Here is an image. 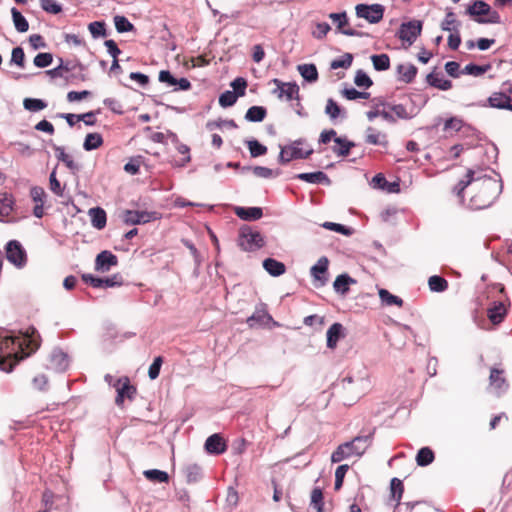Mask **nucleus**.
<instances>
[{"mask_svg": "<svg viewBox=\"0 0 512 512\" xmlns=\"http://www.w3.org/2000/svg\"><path fill=\"white\" fill-rule=\"evenodd\" d=\"M40 341L34 327L19 331L0 328V369L7 373L13 371L20 361L40 347Z\"/></svg>", "mask_w": 512, "mask_h": 512, "instance_id": "obj_1", "label": "nucleus"}, {"mask_svg": "<svg viewBox=\"0 0 512 512\" xmlns=\"http://www.w3.org/2000/svg\"><path fill=\"white\" fill-rule=\"evenodd\" d=\"M473 190H477L469 200L468 207L472 210H481L490 207L502 192V183L479 171Z\"/></svg>", "mask_w": 512, "mask_h": 512, "instance_id": "obj_2", "label": "nucleus"}, {"mask_svg": "<svg viewBox=\"0 0 512 512\" xmlns=\"http://www.w3.org/2000/svg\"><path fill=\"white\" fill-rule=\"evenodd\" d=\"M372 442V434L359 435L354 437L351 441L340 444L331 455L332 463H340L341 461L350 457L362 456Z\"/></svg>", "mask_w": 512, "mask_h": 512, "instance_id": "obj_3", "label": "nucleus"}, {"mask_svg": "<svg viewBox=\"0 0 512 512\" xmlns=\"http://www.w3.org/2000/svg\"><path fill=\"white\" fill-rule=\"evenodd\" d=\"M237 244L245 252H254L265 245V239L258 230L243 225L238 232Z\"/></svg>", "mask_w": 512, "mask_h": 512, "instance_id": "obj_4", "label": "nucleus"}, {"mask_svg": "<svg viewBox=\"0 0 512 512\" xmlns=\"http://www.w3.org/2000/svg\"><path fill=\"white\" fill-rule=\"evenodd\" d=\"M305 143V139L299 138L289 145L280 146L279 164L286 165L294 159H307L313 153V149L303 150L301 146Z\"/></svg>", "mask_w": 512, "mask_h": 512, "instance_id": "obj_5", "label": "nucleus"}, {"mask_svg": "<svg viewBox=\"0 0 512 512\" xmlns=\"http://www.w3.org/2000/svg\"><path fill=\"white\" fill-rule=\"evenodd\" d=\"M6 258L16 268L22 269L27 264V253L18 240H10L5 246Z\"/></svg>", "mask_w": 512, "mask_h": 512, "instance_id": "obj_6", "label": "nucleus"}, {"mask_svg": "<svg viewBox=\"0 0 512 512\" xmlns=\"http://www.w3.org/2000/svg\"><path fill=\"white\" fill-rule=\"evenodd\" d=\"M385 7L381 4H357L355 13L358 18H363L370 24L379 23L384 16Z\"/></svg>", "mask_w": 512, "mask_h": 512, "instance_id": "obj_7", "label": "nucleus"}, {"mask_svg": "<svg viewBox=\"0 0 512 512\" xmlns=\"http://www.w3.org/2000/svg\"><path fill=\"white\" fill-rule=\"evenodd\" d=\"M422 27L423 22L420 20H410L408 22H403L400 25L396 35L399 39H401L403 42H407V44L410 46L416 41L418 36H420Z\"/></svg>", "mask_w": 512, "mask_h": 512, "instance_id": "obj_8", "label": "nucleus"}, {"mask_svg": "<svg viewBox=\"0 0 512 512\" xmlns=\"http://www.w3.org/2000/svg\"><path fill=\"white\" fill-rule=\"evenodd\" d=\"M159 218L156 211H139V210H125L123 212V222L126 225H139L155 221Z\"/></svg>", "mask_w": 512, "mask_h": 512, "instance_id": "obj_9", "label": "nucleus"}, {"mask_svg": "<svg viewBox=\"0 0 512 512\" xmlns=\"http://www.w3.org/2000/svg\"><path fill=\"white\" fill-rule=\"evenodd\" d=\"M113 387L117 392L115 403L119 407L122 406L125 398L133 400L137 392L135 386L130 383L128 377L117 378Z\"/></svg>", "mask_w": 512, "mask_h": 512, "instance_id": "obj_10", "label": "nucleus"}, {"mask_svg": "<svg viewBox=\"0 0 512 512\" xmlns=\"http://www.w3.org/2000/svg\"><path fill=\"white\" fill-rule=\"evenodd\" d=\"M273 83L276 85L273 93L276 94L278 98L285 97L287 101H291L293 99L300 101L299 86L296 82H283L275 78L273 79Z\"/></svg>", "mask_w": 512, "mask_h": 512, "instance_id": "obj_11", "label": "nucleus"}, {"mask_svg": "<svg viewBox=\"0 0 512 512\" xmlns=\"http://www.w3.org/2000/svg\"><path fill=\"white\" fill-rule=\"evenodd\" d=\"M487 101L492 108L512 111V85H508L501 92L493 93Z\"/></svg>", "mask_w": 512, "mask_h": 512, "instance_id": "obj_12", "label": "nucleus"}, {"mask_svg": "<svg viewBox=\"0 0 512 512\" xmlns=\"http://www.w3.org/2000/svg\"><path fill=\"white\" fill-rule=\"evenodd\" d=\"M329 18L336 24L339 32L346 36L364 37L368 35L353 28H344V26L348 24V17L345 11L339 13H330Z\"/></svg>", "mask_w": 512, "mask_h": 512, "instance_id": "obj_13", "label": "nucleus"}, {"mask_svg": "<svg viewBox=\"0 0 512 512\" xmlns=\"http://www.w3.org/2000/svg\"><path fill=\"white\" fill-rule=\"evenodd\" d=\"M68 366V355L60 349H54L49 356L47 368L62 373L67 370Z\"/></svg>", "mask_w": 512, "mask_h": 512, "instance_id": "obj_14", "label": "nucleus"}, {"mask_svg": "<svg viewBox=\"0 0 512 512\" xmlns=\"http://www.w3.org/2000/svg\"><path fill=\"white\" fill-rule=\"evenodd\" d=\"M118 264V258L111 251L103 250L97 254L95 259V270L98 272H108L112 267Z\"/></svg>", "mask_w": 512, "mask_h": 512, "instance_id": "obj_15", "label": "nucleus"}, {"mask_svg": "<svg viewBox=\"0 0 512 512\" xmlns=\"http://www.w3.org/2000/svg\"><path fill=\"white\" fill-rule=\"evenodd\" d=\"M490 388L497 394L501 395L502 393L508 390L509 384L504 377V370L492 368L490 370L489 376Z\"/></svg>", "mask_w": 512, "mask_h": 512, "instance_id": "obj_16", "label": "nucleus"}, {"mask_svg": "<svg viewBox=\"0 0 512 512\" xmlns=\"http://www.w3.org/2000/svg\"><path fill=\"white\" fill-rule=\"evenodd\" d=\"M204 448L208 454L220 455L226 452L227 444L219 433H214L206 439Z\"/></svg>", "mask_w": 512, "mask_h": 512, "instance_id": "obj_17", "label": "nucleus"}, {"mask_svg": "<svg viewBox=\"0 0 512 512\" xmlns=\"http://www.w3.org/2000/svg\"><path fill=\"white\" fill-rule=\"evenodd\" d=\"M328 265V258L322 256L310 269L311 276L315 281L319 282V286H324L327 282L326 274L328 272Z\"/></svg>", "mask_w": 512, "mask_h": 512, "instance_id": "obj_18", "label": "nucleus"}, {"mask_svg": "<svg viewBox=\"0 0 512 512\" xmlns=\"http://www.w3.org/2000/svg\"><path fill=\"white\" fill-rule=\"evenodd\" d=\"M477 175H479V171H474L473 169H469L467 171L465 179L460 180L455 187L453 188V193L463 201V192L469 186L472 185V189H474L476 184Z\"/></svg>", "mask_w": 512, "mask_h": 512, "instance_id": "obj_19", "label": "nucleus"}, {"mask_svg": "<svg viewBox=\"0 0 512 512\" xmlns=\"http://www.w3.org/2000/svg\"><path fill=\"white\" fill-rule=\"evenodd\" d=\"M295 178L311 184H323L327 186L331 184V180L323 171L299 173L295 175Z\"/></svg>", "mask_w": 512, "mask_h": 512, "instance_id": "obj_20", "label": "nucleus"}, {"mask_svg": "<svg viewBox=\"0 0 512 512\" xmlns=\"http://www.w3.org/2000/svg\"><path fill=\"white\" fill-rule=\"evenodd\" d=\"M234 213L244 221H256L263 216V210L261 207L235 206Z\"/></svg>", "mask_w": 512, "mask_h": 512, "instance_id": "obj_21", "label": "nucleus"}, {"mask_svg": "<svg viewBox=\"0 0 512 512\" xmlns=\"http://www.w3.org/2000/svg\"><path fill=\"white\" fill-rule=\"evenodd\" d=\"M327 336V347L334 349L337 346L338 341L345 336L344 327L341 323H333L326 333Z\"/></svg>", "mask_w": 512, "mask_h": 512, "instance_id": "obj_22", "label": "nucleus"}, {"mask_svg": "<svg viewBox=\"0 0 512 512\" xmlns=\"http://www.w3.org/2000/svg\"><path fill=\"white\" fill-rule=\"evenodd\" d=\"M396 72L399 81L409 84L414 81L418 69L413 64H399L396 68Z\"/></svg>", "mask_w": 512, "mask_h": 512, "instance_id": "obj_23", "label": "nucleus"}, {"mask_svg": "<svg viewBox=\"0 0 512 512\" xmlns=\"http://www.w3.org/2000/svg\"><path fill=\"white\" fill-rule=\"evenodd\" d=\"M334 142L337 146L333 147L332 151L339 157H347L350 154L351 149L356 146L355 142L342 136L335 137Z\"/></svg>", "mask_w": 512, "mask_h": 512, "instance_id": "obj_24", "label": "nucleus"}, {"mask_svg": "<svg viewBox=\"0 0 512 512\" xmlns=\"http://www.w3.org/2000/svg\"><path fill=\"white\" fill-rule=\"evenodd\" d=\"M365 142L371 145L388 146L387 135L371 126L366 129Z\"/></svg>", "mask_w": 512, "mask_h": 512, "instance_id": "obj_25", "label": "nucleus"}, {"mask_svg": "<svg viewBox=\"0 0 512 512\" xmlns=\"http://www.w3.org/2000/svg\"><path fill=\"white\" fill-rule=\"evenodd\" d=\"M356 280L347 273L340 274L333 282V288L336 293L346 295L349 292V286L355 284Z\"/></svg>", "mask_w": 512, "mask_h": 512, "instance_id": "obj_26", "label": "nucleus"}, {"mask_svg": "<svg viewBox=\"0 0 512 512\" xmlns=\"http://www.w3.org/2000/svg\"><path fill=\"white\" fill-rule=\"evenodd\" d=\"M386 106L389 107V109L393 111L399 119L409 120L415 117L418 113V110L413 105H411L410 108H407L404 104L391 105L386 103Z\"/></svg>", "mask_w": 512, "mask_h": 512, "instance_id": "obj_27", "label": "nucleus"}, {"mask_svg": "<svg viewBox=\"0 0 512 512\" xmlns=\"http://www.w3.org/2000/svg\"><path fill=\"white\" fill-rule=\"evenodd\" d=\"M426 82L439 90L447 91L452 88V82L444 79L441 73L431 72L426 76Z\"/></svg>", "mask_w": 512, "mask_h": 512, "instance_id": "obj_28", "label": "nucleus"}, {"mask_svg": "<svg viewBox=\"0 0 512 512\" xmlns=\"http://www.w3.org/2000/svg\"><path fill=\"white\" fill-rule=\"evenodd\" d=\"M263 268L268 274H270L273 277H279L283 275L286 271L285 264L274 258H266L263 261Z\"/></svg>", "mask_w": 512, "mask_h": 512, "instance_id": "obj_29", "label": "nucleus"}, {"mask_svg": "<svg viewBox=\"0 0 512 512\" xmlns=\"http://www.w3.org/2000/svg\"><path fill=\"white\" fill-rule=\"evenodd\" d=\"M490 5L483 0H475L466 9V14L474 18H483L490 11Z\"/></svg>", "mask_w": 512, "mask_h": 512, "instance_id": "obj_30", "label": "nucleus"}, {"mask_svg": "<svg viewBox=\"0 0 512 512\" xmlns=\"http://www.w3.org/2000/svg\"><path fill=\"white\" fill-rule=\"evenodd\" d=\"M507 314V309L503 302H494L488 309V318L493 324L501 323Z\"/></svg>", "mask_w": 512, "mask_h": 512, "instance_id": "obj_31", "label": "nucleus"}, {"mask_svg": "<svg viewBox=\"0 0 512 512\" xmlns=\"http://www.w3.org/2000/svg\"><path fill=\"white\" fill-rule=\"evenodd\" d=\"M91 224L94 228L101 230L106 226L107 215L103 208L94 207L89 210Z\"/></svg>", "mask_w": 512, "mask_h": 512, "instance_id": "obj_32", "label": "nucleus"}, {"mask_svg": "<svg viewBox=\"0 0 512 512\" xmlns=\"http://www.w3.org/2000/svg\"><path fill=\"white\" fill-rule=\"evenodd\" d=\"M325 114L331 121H334L337 118L345 119L347 117V112L332 98H329L326 102Z\"/></svg>", "mask_w": 512, "mask_h": 512, "instance_id": "obj_33", "label": "nucleus"}, {"mask_svg": "<svg viewBox=\"0 0 512 512\" xmlns=\"http://www.w3.org/2000/svg\"><path fill=\"white\" fill-rule=\"evenodd\" d=\"M297 70L308 83H314L318 80L319 74L315 64H300L297 66Z\"/></svg>", "mask_w": 512, "mask_h": 512, "instance_id": "obj_34", "label": "nucleus"}, {"mask_svg": "<svg viewBox=\"0 0 512 512\" xmlns=\"http://www.w3.org/2000/svg\"><path fill=\"white\" fill-rule=\"evenodd\" d=\"M186 481L189 484L199 482L203 477L202 467L196 463L188 464L184 468Z\"/></svg>", "mask_w": 512, "mask_h": 512, "instance_id": "obj_35", "label": "nucleus"}, {"mask_svg": "<svg viewBox=\"0 0 512 512\" xmlns=\"http://www.w3.org/2000/svg\"><path fill=\"white\" fill-rule=\"evenodd\" d=\"M267 115V109L264 106H251L245 113V120L249 122H262Z\"/></svg>", "mask_w": 512, "mask_h": 512, "instance_id": "obj_36", "label": "nucleus"}, {"mask_svg": "<svg viewBox=\"0 0 512 512\" xmlns=\"http://www.w3.org/2000/svg\"><path fill=\"white\" fill-rule=\"evenodd\" d=\"M435 459L433 450L430 447H422L418 450L416 455V463L420 467L430 465Z\"/></svg>", "mask_w": 512, "mask_h": 512, "instance_id": "obj_37", "label": "nucleus"}, {"mask_svg": "<svg viewBox=\"0 0 512 512\" xmlns=\"http://www.w3.org/2000/svg\"><path fill=\"white\" fill-rule=\"evenodd\" d=\"M272 316L265 310H256L247 318V324L253 328L257 325H263L265 322L272 321Z\"/></svg>", "mask_w": 512, "mask_h": 512, "instance_id": "obj_38", "label": "nucleus"}, {"mask_svg": "<svg viewBox=\"0 0 512 512\" xmlns=\"http://www.w3.org/2000/svg\"><path fill=\"white\" fill-rule=\"evenodd\" d=\"M144 477L153 483H168L169 474L159 469H149L143 472Z\"/></svg>", "mask_w": 512, "mask_h": 512, "instance_id": "obj_39", "label": "nucleus"}, {"mask_svg": "<svg viewBox=\"0 0 512 512\" xmlns=\"http://www.w3.org/2000/svg\"><path fill=\"white\" fill-rule=\"evenodd\" d=\"M12 20L15 29L20 33H25L29 29V23L22 13L15 7L11 9Z\"/></svg>", "mask_w": 512, "mask_h": 512, "instance_id": "obj_40", "label": "nucleus"}, {"mask_svg": "<svg viewBox=\"0 0 512 512\" xmlns=\"http://www.w3.org/2000/svg\"><path fill=\"white\" fill-rule=\"evenodd\" d=\"M310 507L316 512H324V496L320 487L313 488L311 492Z\"/></svg>", "mask_w": 512, "mask_h": 512, "instance_id": "obj_41", "label": "nucleus"}, {"mask_svg": "<svg viewBox=\"0 0 512 512\" xmlns=\"http://www.w3.org/2000/svg\"><path fill=\"white\" fill-rule=\"evenodd\" d=\"M491 69V64L478 65L475 63L467 64L462 70V74L471 75L474 77H479L485 74L487 71Z\"/></svg>", "mask_w": 512, "mask_h": 512, "instance_id": "obj_42", "label": "nucleus"}, {"mask_svg": "<svg viewBox=\"0 0 512 512\" xmlns=\"http://www.w3.org/2000/svg\"><path fill=\"white\" fill-rule=\"evenodd\" d=\"M378 295L381 302L387 306L396 305L401 307L403 305V300L400 297L391 294L387 289L380 288L378 290Z\"/></svg>", "mask_w": 512, "mask_h": 512, "instance_id": "obj_43", "label": "nucleus"}, {"mask_svg": "<svg viewBox=\"0 0 512 512\" xmlns=\"http://www.w3.org/2000/svg\"><path fill=\"white\" fill-rule=\"evenodd\" d=\"M103 144V138L99 133H88L84 139L83 148L85 151L98 149Z\"/></svg>", "mask_w": 512, "mask_h": 512, "instance_id": "obj_44", "label": "nucleus"}, {"mask_svg": "<svg viewBox=\"0 0 512 512\" xmlns=\"http://www.w3.org/2000/svg\"><path fill=\"white\" fill-rule=\"evenodd\" d=\"M428 286L432 292L441 293L447 290L448 282L445 278L439 275L430 276L428 279Z\"/></svg>", "mask_w": 512, "mask_h": 512, "instance_id": "obj_45", "label": "nucleus"}, {"mask_svg": "<svg viewBox=\"0 0 512 512\" xmlns=\"http://www.w3.org/2000/svg\"><path fill=\"white\" fill-rule=\"evenodd\" d=\"M370 58L376 71H386L390 68V58L387 54H374Z\"/></svg>", "mask_w": 512, "mask_h": 512, "instance_id": "obj_46", "label": "nucleus"}, {"mask_svg": "<svg viewBox=\"0 0 512 512\" xmlns=\"http://www.w3.org/2000/svg\"><path fill=\"white\" fill-rule=\"evenodd\" d=\"M48 103L40 98H25L23 100V107L30 112H38L45 109Z\"/></svg>", "mask_w": 512, "mask_h": 512, "instance_id": "obj_47", "label": "nucleus"}, {"mask_svg": "<svg viewBox=\"0 0 512 512\" xmlns=\"http://www.w3.org/2000/svg\"><path fill=\"white\" fill-rule=\"evenodd\" d=\"M245 143L249 149L251 157L253 158L263 156L267 153V147L256 139L246 140Z\"/></svg>", "mask_w": 512, "mask_h": 512, "instance_id": "obj_48", "label": "nucleus"}, {"mask_svg": "<svg viewBox=\"0 0 512 512\" xmlns=\"http://www.w3.org/2000/svg\"><path fill=\"white\" fill-rule=\"evenodd\" d=\"M403 492H404V485H403L402 480H400L397 477L392 478L391 482H390V493H391V498L394 501H396L397 504L400 503Z\"/></svg>", "mask_w": 512, "mask_h": 512, "instance_id": "obj_49", "label": "nucleus"}, {"mask_svg": "<svg viewBox=\"0 0 512 512\" xmlns=\"http://www.w3.org/2000/svg\"><path fill=\"white\" fill-rule=\"evenodd\" d=\"M114 25L118 33H126L134 30V25L125 16L116 15L114 17Z\"/></svg>", "mask_w": 512, "mask_h": 512, "instance_id": "obj_50", "label": "nucleus"}, {"mask_svg": "<svg viewBox=\"0 0 512 512\" xmlns=\"http://www.w3.org/2000/svg\"><path fill=\"white\" fill-rule=\"evenodd\" d=\"M352 62L353 55L351 53H344L339 58L332 60L330 68L334 70L338 68L348 69L352 65Z\"/></svg>", "mask_w": 512, "mask_h": 512, "instance_id": "obj_51", "label": "nucleus"}, {"mask_svg": "<svg viewBox=\"0 0 512 512\" xmlns=\"http://www.w3.org/2000/svg\"><path fill=\"white\" fill-rule=\"evenodd\" d=\"M354 83L356 86H358L360 88H365V89H368L373 85L372 79L369 77V75L365 71H363L361 69L356 71V74L354 77Z\"/></svg>", "mask_w": 512, "mask_h": 512, "instance_id": "obj_52", "label": "nucleus"}, {"mask_svg": "<svg viewBox=\"0 0 512 512\" xmlns=\"http://www.w3.org/2000/svg\"><path fill=\"white\" fill-rule=\"evenodd\" d=\"M88 29L93 38L106 37V24L104 21H94L88 25Z\"/></svg>", "mask_w": 512, "mask_h": 512, "instance_id": "obj_53", "label": "nucleus"}, {"mask_svg": "<svg viewBox=\"0 0 512 512\" xmlns=\"http://www.w3.org/2000/svg\"><path fill=\"white\" fill-rule=\"evenodd\" d=\"M364 384V380L362 378L357 379L356 381L350 377H344L338 385H340L344 390L349 393H354L356 388Z\"/></svg>", "mask_w": 512, "mask_h": 512, "instance_id": "obj_54", "label": "nucleus"}, {"mask_svg": "<svg viewBox=\"0 0 512 512\" xmlns=\"http://www.w3.org/2000/svg\"><path fill=\"white\" fill-rule=\"evenodd\" d=\"M206 128L208 130H210V131L214 130L215 128H219V129H222V128L236 129V128H238V125H237V123L233 119H227V120L219 119L217 121H209V122H207Z\"/></svg>", "mask_w": 512, "mask_h": 512, "instance_id": "obj_55", "label": "nucleus"}, {"mask_svg": "<svg viewBox=\"0 0 512 512\" xmlns=\"http://www.w3.org/2000/svg\"><path fill=\"white\" fill-rule=\"evenodd\" d=\"M252 172L255 176L259 177V178H264V179H269V178H273V177H277L280 175V170H272L268 167H264V166H254L252 168Z\"/></svg>", "mask_w": 512, "mask_h": 512, "instance_id": "obj_56", "label": "nucleus"}, {"mask_svg": "<svg viewBox=\"0 0 512 512\" xmlns=\"http://www.w3.org/2000/svg\"><path fill=\"white\" fill-rule=\"evenodd\" d=\"M460 23L456 20V15L452 10H448L446 12V16L441 23V29L443 31H457V28L454 25H459Z\"/></svg>", "mask_w": 512, "mask_h": 512, "instance_id": "obj_57", "label": "nucleus"}, {"mask_svg": "<svg viewBox=\"0 0 512 512\" xmlns=\"http://www.w3.org/2000/svg\"><path fill=\"white\" fill-rule=\"evenodd\" d=\"M237 95L233 93L231 90H226L219 96V105L223 108H228L233 106L237 101Z\"/></svg>", "mask_w": 512, "mask_h": 512, "instance_id": "obj_58", "label": "nucleus"}, {"mask_svg": "<svg viewBox=\"0 0 512 512\" xmlns=\"http://www.w3.org/2000/svg\"><path fill=\"white\" fill-rule=\"evenodd\" d=\"M53 62V56L49 52L38 53L33 60V63L38 68H46Z\"/></svg>", "mask_w": 512, "mask_h": 512, "instance_id": "obj_59", "label": "nucleus"}, {"mask_svg": "<svg viewBox=\"0 0 512 512\" xmlns=\"http://www.w3.org/2000/svg\"><path fill=\"white\" fill-rule=\"evenodd\" d=\"M230 86L233 88L232 92L237 95V98L242 97L245 95L247 80L243 77H237L230 83Z\"/></svg>", "mask_w": 512, "mask_h": 512, "instance_id": "obj_60", "label": "nucleus"}, {"mask_svg": "<svg viewBox=\"0 0 512 512\" xmlns=\"http://www.w3.org/2000/svg\"><path fill=\"white\" fill-rule=\"evenodd\" d=\"M322 227L327 230L335 231L345 236H349L352 234V228L339 223L324 222L322 224Z\"/></svg>", "mask_w": 512, "mask_h": 512, "instance_id": "obj_61", "label": "nucleus"}, {"mask_svg": "<svg viewBox=\"0 0 512 512\" xmlns=\"http://www.w3.org/2000/svg\"><path fill=\"white\" fill-rule=\"evenodd\" d=\"M475 21L479 24H500L502 22L500 14L491 7L485 18H475Z\"/></svg>", "mask_w": 512, "mask_h": 512, "instance_id": "obj_62", "label": "nucleus"}, {"mask_svg": "<svg viewBox=\"0 0 512 512\" xmlns=\"http://www.w3.org/2000/svg\"><path fill=\"white\" fill-rule=\"evenodd\" d=\"M10 64H15L20 68L25 65V53L22 47L18 46L12 49Z\"/></svg>", "mask_w": 512, "mask_h": 512, "instance_id": "obj_63", "label": "nucleus"}, {"mask_svg": "<svg viewBox=\"0 0 512 512\" xmlns=\"http://www.w3.org/2000/svg\"><path fill=\"white\" fill-rule=\"evenodd\" d=\"M40 6L45 12L54 15L59 14L63 10L62 5L54 0H40Z\"/></svg>", "mask_w": 512, "mask_h": 512, "instance_id": "obj_64", "label": "nucleus"}]
</instances>
